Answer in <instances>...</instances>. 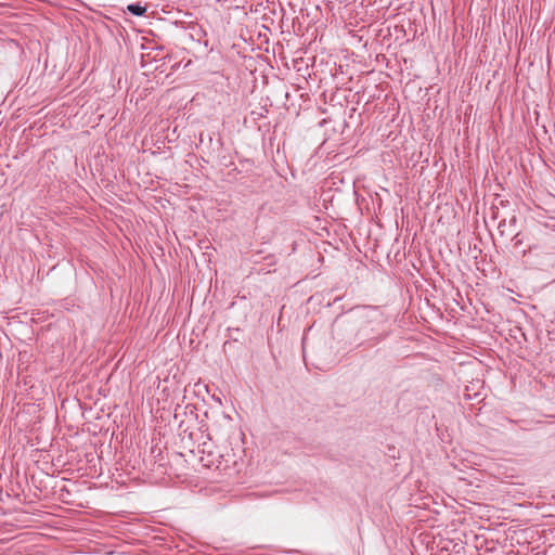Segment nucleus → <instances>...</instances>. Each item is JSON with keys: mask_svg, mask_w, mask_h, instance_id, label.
<instances>
[{"mask_svg": "<svg viewBox=\"0 0 555 555\" xmlns=\"http://www.w3.org/2000/svg\"><path fill=\"white\" fill-rule=\"evenodd\" d=\"M127 10L134 14V15H138V16H141L143 15L145 12H146V8L145 7H142L140 5L139 3H135V4H129L127 7Z\"/></svg>", "mask_w": 555, "mask_h": 555, "instance_id": "nucleus-1", "label": "nucleus"}]
</instances>
